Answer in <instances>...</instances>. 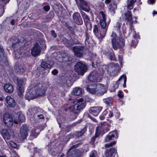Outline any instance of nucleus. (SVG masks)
I'll list each match as a JSON object with an SVG mask.
<instances>
[{
    "instance_id": "56",
    "label": "nucleus",
    "mask_w": 157,
    "mask_h": 157,
    "mask_svg": "<svg viewBox=\"0 0 157 157\" xmlns=\"http://www.w3.org/2000/svg\"><path fill=\"white\" fill-rule=\"evenodd\" d=\"M71 59V58H70V59H68V60H66V61L68 62V63H71V62H72Z\"/></svg>"
},
{
    "instance_id": "12",
    "label": "nucleus",
    "mask_w": 157,
    "mask_h": 157,
    "mask_svg": "<svg viewBox=\"0 0 157 157\" xmlns=\"http://www.w3.org/2000/svg\"><path fill=\"white\" fill-rule=\"evenodd\" d=\"M84 49V47L82 46H75L73 48L75 55L78 57H81L82 56Z\"/></svg>"
},
{
    "instance_id": "3",
    "label": "nucleus",
    "mask_w": 157,
    "mask_h": 157,
    "mask_svg": "<svg viewBox=\"0 0 157 157\" xmlns=\"http://www.w3.org/2000/svg\"><path fill=\"white\" fill-rule=\"evenodd\" d=\"M21 42L17 43L12 46L14 48L15 58L16 59L23 57L25 55V50L21 47Z\"/></svg>"
},
{
    "instance_id": "15",
    "label": "nucleus",
    "mask_w": 157,
    "mask_h": 157,
    "mask_svg": "<svg viewBox=\"0 0 157 157\" xmlns=\"http://www.w3.org/2000/svg\"><path fill=\"white\" fill-rule=\"evenodd\" d=\"M73 18L75 21L78 25H81L83 23L82 20L78 13H75L73 15Z\"/></svg>"
},
{
    "instance_id": "16",
    "label": "nucleus",
    "mask_w": 157,
    "mask_h": 157,
    "mask_svg": "<svg viewBox=\"0 0 157 157\" xmlns=\"http://www.w3.org/2000/svg\"><path fill=\"white\" fill-rule=\"evenodd\" d=\"M102 107L100 106L91 107L89 110L90 113L95 116H97L101 110Z\"/></svg>"
},
{
    "instance_id": "5",
    "label": "nucleus",
    "mask_w": 157,
    "mask_h": 157,
    "mask_svg": "<svg viewBox=\"0 0 157 157\" xmlns=\"http://www.w3.org/2000/svg\"><path fill=\"white\" fill-rule=\"evenodd\" d=\"M74 69L78 74L83 75L86 71L87 67L84 64L78 62L74 66Z\"/></svg>"
},
{
    "instance_id": "6",
    "label": "nucleus",
    "mask_w": 157,
    "mask_h": 157,
    "mask_svg": "<svg viewBox=\"0 0 157 157\" xmlns=\"http://www.w3.org/2000/svg\"><path fill=\"white\" fill-rule=\"evenodd\" d=\"M102 78V76L98 74L96 71H94L88 76L89 81L94 82H100Z\"/></svg>"
},
{
    "instance_id": "43",
    "label": "nucleus",
    "mask_w": 157,
    "mask_h": 157,
    "mask_svg": "<svg viewBox=\"0 0 157 157\" xmlns=\"http://www.w3.org/2000/svg\"><path fill=\"white\" fill-rule=\"evenodd\" d=\"M9 133H10V136H14V131L12 129H10L9 130Z\"/></svg>"
},
{
    "instance_id": "44",
    "label": "nucleus",
    "mask_w": 157,
    "mask_h": 157,
    "mask_svg": "<svg viewBox=\"0 0 157 157\" xmlns=\"http://www.w3.org/2000/svg\"><path fill=\"white\" fill-rule=\"evenodd\" d=\"M51 34L53 37L54 38H56L57 36V35L55 33L54 30H52L51 31Z\"/></svg>"
},
{
    "instance_id": "54",
    "label": "nucleus",
    "mask_w": 157,
    "mask_h": 157,
    "mask_svg": "<svg viewBox=\"0 0 157 157\" xmlns=\"http://www.w3.org/2000/svg\"><path fill=\"white\" fill-rule=\"evenodd\" d=\"M37 117H38L40 119H42L44 118L42 114L38 115H37Z\"/></svg>"
},
{
    "instance_id": "30",
    "label": "nucleus",
    "mask_w": 157,
    "mask_h": 157,
    "mask_svg": "<svg viewBox=\"0 0 157 157\" xmlns=\"http://www.w3.org/2000/svg\"><path fill=\"white\" fill-rule=\"evenodd\" d=\"M136 1V0H130V1L128 0L127 9L130 10L132 9L133 8V5Z\"/></svg>"
},
{
    "instance_id": "9",
    "label": "nucleus",
    "mask_w": 157,
    "mask_h": 157,
    "mask_svg": "<svg viewBox=\"0 0 157 157\" xmlns=\"http://www.w3.org/2000/svg\"><path fill=\"white\" fill-rule=\"evenodd\" d=\"M17 88L18 89V93L19 96L22 98L23 97V93L24 92V83L23 81L22 80L17 78Z\"/></svg>"
},
{
    "instance_id": "11",
    "label": "nucleus",
    "mask_w": 157,
    "mask_h": 157,
    "mask_svg": "<svg viewBox=\"0 0 157 157\" xmlns=\"http://www.w3.org/2000/svg\"><path fill=\"white\" fill-rule=\"evenodd\" d=\"M3 121L8 127H11L13 125V120L10 115L9 114H6L3 117Z\"/></svg>"
},
{
    "instance_id": "19",
    "label": "nucleus",
    "mask_w": 157,
    "mask_h": 157,
    "mask_svg": "<svg viewBox=\"0 0 157 157\" xmlns=\"http://www.w3.org/2000/svg\"><path fill=\"white\" fill-rule=\"evenodd\" d=\"M116 135V138H117V133L116 131H114L112 132H110L109 134L107 135L105 139V142H107L110 140H112L113 138H114L115 135Z\"/></svg>"
},
{
    "instance_id": "64",
    "label": "nucleus",
    "mask_w": 157,
    "mask_h": 157,
    "mask_svg": "<svg viewBox=\"0 0 157 157\" xmlns=\"http://www.w3.org/2000/svg\"><path fill=\"white\" fill-rule=\"evenodd\" d=\"M154 13H155V14H157V12H153Z\"/></svg>"
},
{
    "instance_id": "48",
    "label": "nucleus",
    "mask_w": 157,
    "mask_h": 157,
    "mask_svg": "<svg viewBox=\"0 0 157 157\" xmlns=\"http://www.w3.org/2000/svg\"><path fill=\"white\" fill-rule=\"evenodd\" d=\"M122 93V91H119V93L117 94L118 97L120 98H122L123 97V95L121 94Z\"/></svg>"
},
{
    "instance_id": "17",
    "label": "nucleus",
    "mask_w": 157,
    "mask_h": 157,
    "mask_svg": "<svg viewBox=\"0 0 157 157\" xmlns=\"http://www.w3.org/2000/svg\"><path fill=\"white\" fill-rule=\"evenodd\" d=\"M101 126L97 127L96 130L97 133H98L99 131L101 130V128L104 129V127H105V129L106 132L109 131V127H110V125L107 122H103L101 123Z\"/></svg>"
},
{
    "instance_id": "58",
    "label": "nucleus",
    "mask_w": 157,
    "mask_h": 157,
    "mask_svg": "<svg viewBox=\"0 0 157 157\" xmlns=\"http://www.w3.org/2000/svg\"><path fill=\"white\" fill-rule=\"evenodd\" d=\"M117 113H116V114L115 115V116L117 117H118L119 116V113H118V111L117 110Z\"/></svg>"
},
{
    "instance_id": "7",
    "label": "nucleus",
    "mask_w": 157,
    "mask_h": 157,
    "mask_svg": "<svg viewBox=\"0 0 157 157\" xmlns=\"http://www.w3.org/2000/svg\"><path fill=\"white\" fill-rule=\"evenodd\" d=\"M25 119L24 115L21 112L15 114L13 119L14 123L17 124L24 122Z\"/></svg>"
},
{
    "instance_id": "13",
    "label": "nucleus",
    "mask_w": 157,
    "mask_h": 157,
    "mask_svg": "<svg viewBox=\"0 0 157 157\" xmlns=\"http://www.w3.org/2000/svg\"><path fill=\"white\" fill-rule=\"evenodd\" d=\"M96 93L98 94L102 95L106 92L107 89L104 86L100 83L96 85Z\"/></svg>"
},
{
    "instance_id": "40",
    "label": "nucleus",
    "mask_w": 157,
    "mask_h": 157,
    "mask_svg": "<svg viewBox=\"0 0 157 157\" xmlns=\"http://www.w3.org/2000/svg\"><path fill=\"white\" fill-rule=\"evenodd\" d=\"M116 142L115 141L111 143H108V144H105V147L106 148H108L110 147H111L113 146V145L115 144H116Z\"/></svg>"
},
{
    "instance_id": "38",
    "label": "nucleus",
    "mask_w": 157,
    "mask_h": 157,
    "mask_svg": "<svg viewBox=\"0 0 157 157\" xmlns=\"http://www.w3.org/2000/svg\"><path fill=\"white\" fill-rule=\"evenodd\" d=\"M10 145L11 147L14 148H16L17 147V144L13 141H10Z\"/></svg>"
},
{
    "instance_id": "51",
    "label": "nucleus",
    "mask_w": 157,
    "mask_h": 157,
    "mask_svg": "<svg viewBox=\"0 0 157 157\" xmlns=\"http://www.w3.org/2000/svg\"><path fill=\"white\" fill-rule=\"evenodd\" d=\"M90 157H96L95 156V154L94 151H92L90 153Z\"/></svg>"
},
{
    "instance_id": "8",
    "label": "nucleus",
    "mask_w": 157,
    "mask_h": 157,
    "mask_svg": "<svg viewBox=\"0 0 157 157\" xmlns=\"http://www.w3.org/2000/svg\"><path fill=\"white\" fill-rule=\"evenodd\" d=\"M103 29V30H102L100 29L99 32L97 26L95 25L94 26L93 30L94 32L97 37L99 39H102L105 35L106 29Z\"/></svg>"
},
{
    "instance_id": "18",
    "label": "nucleus",
    "mask_w": 157,
    "mask_h": 157,
    "mask_svg": "<svg viewBox=\"0 0 157 157\" xmlns=\"http://www.w3.org/2000/svg\"><path fill=\"white\" fill-rule=\"evenodd\" d=\"M53 64V62L52 61H48L47 62L42 61L40 66L41 67L44 69L50 68L52 67Z\"/></svg>"
},
{
    "instance_id": "39",
    "label": "nucleus",
    "mask_w": 157,
    "mask_h": 157,
    "mask_svg": "<svg viewBox=\"0 0 157 157\" xmlns=\"http://www.w3.org/2000/svg\"><path fill=\"white\" fill-rule=\"evenodd\" d=\"M81 13L83 19H85L87 20H89V17L85 14V13L83 12H81Z\"/></svg>"
},
{
    "instance_id": "21",
    "label": "nucleus",
    "mask_w": 157,
    "mask_h": 157,
    "mask_svg": "<svg viewBox=\"0 0 157 157\" xmlns=\"http://www.w3.org/2000/svg\"><path fill=\"white\" fill-rule=\"evenodd\" d=\"M1 133L5 141H8L10 139V135L7 129H3L1 131Z\"/></svg>"
},
{
    "instance_id": "23",
    "label": "nucleus",
    "mask_w": 157,
    "mask_h": 157,
    "mask_svg": "<svg viewBox=\"0 0 157 157\" xmlns=\"http://www.w3.org/2000/svg\"><path fill=\"white\" fill-rule=\"evenodd\" d=\"M6 101L8 105L12 107H14L15 105V102L13 99L10 96H7L6 98Z\"/></svg>"
},
{
    "instance_id": "46",
    "label": "nucleus",
    "mask_w": 157,
    "mask_h": 157,
    "mask_svg": "<svg viewBox=\"0 0 157 157\" xmlns=\"http://www.w3.org/2000/svg\"><path fill=\"white\" fill-rule=\"evenodd\" d=\"M78 144H76L71 146L68 150V152H70L71 149H72L73 148H75L77 147L78 146Z\"/></svg>"
},
{
    "instance_id": "62",
    "label": "nucleus",
    "mask_w": 157,
    "mask_h": 157,
    "mask_svg": "<svg viewBox=\"0 0 157 157\" xmlns=\"http://www.w3.org/2000/svg\"><path fill=\"white\" fill-rule=\"evenodd\" d=\"M0 157H5V156H0Z\"/></svg>"
},
{
    "instance_id": "52",
    "label": "nucleus",
    "mask_w": 157,
    "mask_h": 157,
    "mask_svg": "<svg viewBox=\"0 0 157 157\" xmlns=\"http://www.w3.org/2000/svg\"><path fill=\"white\" fill-rule=\"evenodd\" d=\"M82 0H75L76 2V4H77V6H80L79 3L81 2V1Z\"/></svg>"
},
{
    "instance_id": "35",
    "label": "nucleus",
    "mask_w": 157,
    "mask_h": 157,
    "mask_svg": "<svg viewBox=\"0 0 157 157\" xmlns=\"http://www.w3.org/2000/svg\"><path fill=\"white\" fill-rule=\"evenodd\" d=\"M100 16L101 17L100 20H106L105 15L102 11L100 12Z\"/></svg>"
},
{
    "instance_id": "60",
    "label": "nucleus",
    "mask_w": 157,
    "mask_h": 157,
    "mask_svg": "<svg viewBox=\"0 0 157 157\" xmlns=\"http://www.w3.org/2000/svg\"><path fill=\"white\" fill-rule=\"evenodd\" d=\"M12 24V25H13L14 24V22H13V20H12L10 22Z\"/></svg>"
},
{
    "instance_id": "53",
    "label": "nucleus",
    "mask_w": 157,
    "mask_h": 157,
    "mask_svg": "<svg viewBox=\"0 0 157 157\" xmlns=\"http://www.w3.org/2000/svg\"><path fill=\"white\" fill-rule=\"evenodd\" d=\"M111 0H105V4H108L109 3L111 2Z\"/></svg>"
},
{
    "instance_id": "59",
    "label": "nucleus",
    "mask_w": 157,
    "mask_h": 157,
    "mask_svg": "<svg viewBox=\"0 0 157 157\" xmlns=\"http://www.w3.org/2000/svg\"><path fill=\"white\" fill-rule=\"evenodd\" d=\"M4 99V98H3V97H0V100L1 101H2Z\"/></svg>"
},
{
    "instance_id": "24",
    "label": "nucleus",
    "mask_w": 157,
    "mask_h": 157,
    "mask_svg": "<svg viewBox=\"0 0 157 157\" xmlns=\"http://www.w3.org/2000/svg\"><path fill=\"white\" fill-rule=\"evenodd\" d=\"M38 89L37 92L38 93V95H41L44 94L45 92V88L44 86L41 84H39L38 86L35 87L36 89Z\"/></svg>"
},
{
    "instance_id": "31",
    "label": "nucleus",
    "mask_w": 157,
    "mask_h": 157,
    "mask_svg": "<svg viewBox=\"0 0 157 157\" xmlns=\"http://www.w3.org/2000/svg\"><path fill=\"white\" fill-rule=\"evenodd\" d=\"M124 15L125 16V19L126 20L131 21L132 18V14L131 11H127L124 13Z\"/></svg>"
},
{
    "instance_id": "29",
    "label": "nucleus",
    "mask_w": 157,
    "mask_h": 157,
    "mask_svg": "<svg viewBox=\"0 0 157 157\" xmlns=\"http://www.w3.org/2000/svg\"><path fill=\"white\" fill-rule=\"evenodd\" d=\"M106 20H100V24L101 27V29L102 30L103 29H106V32L107 29V27L106 22H105Z\"/></svg>"
},
{
    "instance_id": "28",
    "label": "nucleus",
    "mask_w": 157,
    "mask_h": 157,
    "mask_svg": "<svg viewBox=\"0 0 157 157\" xmlns=\"http://www.w3.org/2000/svg\"><path fill=\"white\" fill-rule=\"evenodd\" d=\"M15 68L17 71L20 73H23L25 71V68L19 63L16 64Z\"/></svg>"
},
{
    "instance_id": "27",
    "label": "nucleus",
    "mask_w": 157,
    "mask_h": 157,
    "mask_svg": "<svg viewBox=\"0 0 157 157\" xmlns=\"http://www.w3.org/2000/svg\"><path fill=\"white\" fill-rule=\"evenodd\" d=\"M82 92V89L78 87H76L73 89L72 93L75 95L78 96L81 94Z\"/></svg>"
},
{
    "instance_id": "10",
    "label": "nucleus",
    "mask_w": 157,
    "mask_h": 157,
    "mask_svg": "<svg viewBox=\"0 0 157 157\" xmlns=\"http://www.w3.org/2000/svg\"><path fill=\"white\" fill-rule=\"evenodd\" d=\"M29 131V127L26 125H23L21 127L20 130L19 136L21 140L26 138L28 135V132Z\"/></svg>"
},
{
    "instance_id": "32",
    "label": "nucleus",
    "mask_w": 157,
    "mask_h": 157,
    "mask_svg": "<svg viewBox=\"0 0 157 157\" xmlns=\"http://www.w3.org/2000/svg\"><path fill=\"white\" fill-rule=\"evenodd\" d=\"M117 8V3L115 2H113L112 5H111L109 7L110 10L113 11V13H115V10H116Z\"/></svg>"
},
{
    "instance_id": "63",
    "label": "nucleus",
    "mask_w": 157,
    "mask_h": 157,
    "mask_svg": "<svg viewBox=\"0 0 157 157\" xmlns=\"http://www.w3.org/2000/svg\"><path fill=\"white\" fill-rule=\"evenodd\" d=\"M86 39H87V38H89L88 37V36H87V34H86Z\"/></svg>"
},
{
    "instance_id": "61",
    "label": "nucleus",
    "mask_w": 157,
    "mask_h": 157,
    "mask_svg": "<svg viewBox=\"0 0 157 157\" xmlns=\"http://www.w3.org/2000/svg\"><path fill=\"white\" fill-rule=\"evenodd\" d=\"M131 44L132 46H133V47L134 48H135L136 47V44H135V45H133V44L132 43Z\"/></svg>"
},
{
    "instance_id": "1",
    "label": "nucleus",
    "mask_w": 157,
    "mask_h": 157,
    "mask_svg": "<svg viewBox=\"0 0 157 157\" xmlns=\"http://www.w3.org/2000/svg\"><path fill=\"white\" fill-rule=\"evenodd\" d=\"M86 103L85 101L82 98L74 101L73 105L71 107L70 109L71 112L70 116V118L71 119L76 118L78 114L80 112V111L85 107Z\"/></svg>"
},
{
    "instance_id": "57",
    "label": "nucleus",
    "mask_w": 157,
    "mask_h": 157,
    "mask_svg": "<svg viewBox=\"0 0 157 157\" xmlns=\"http://www.w3.org/2000/svg\"><path fill=\"white\" fill-rule=\"evenodd\" d=\"M29 94H30V92H29V93H28L27 94V95L28 96H29V98H32L33 97H33V96H32L31 95H30V96H29Z\"/></svg>"
},
{
    "instance_id": "36",
    "label": "nucleus",
    "mask_w": 157,
    "mask_h": 157,
    "mask_svg": "<svg viewBox=\"0 0 157 157\" xmlns=\"http://www.w3.org/2000/svg\"><path fill=\"white\" fill-rule=\"evenodd\" d=\"M122 78H123L124 80V84L123 85V86L124 87H126V75H123L121 78H120L119 80L118 81H120Z\"/></svg>"
},
{
    "instance_id": "4",
    "label": "nucleus",
    "mask_w": 157,
    "mask_h": 157,
    "mask_svg": "<svg viewBox=\"0 0 157 157\" xmlns=\"http://www.w3.org/2000/svg\"><path fill=\"white\" fill-rule=\"evenodd\" d=\"M111 37L112 47L114 49L117 50L119 47L122 48L124 46V43L123 39H121L119 43L117 41V37L115 33H113Z\"/></svg>"
},
{
    "instance_id": "45",
    "label": "nucleus",
    "mask_w": 157,
    "mask_h": 157,
    "mask_svg": "<svg viewBox=\"0 0 157 157\" xmlns=\"http://www.w3.org/2000/svg\"><path fill=\"white\" fill-rule=\"evenodd\" d=\"M52 74L54 75H56L58 73V71L56 69L53 70L52 72Z\"/></svg>"
},
{
    "instance_id": "14",
    "label": "nucleus",
    "mask_w": 157,
    "mask_h": 157,
    "mask_svg": "<svg viewBox=\"0 0 157 157\" xmlns=\"http://www.w3.org/2000/svg\"><path fill=\"white\" fill-rule=\"evenodd\" d=\"M41 51L40 48L39 44L36 43L31 49V54L34 56H36L39 55Z\"/></svg>"
},
{
    "instance_id": "50",
    "label": "nucleus",
    "mask_w": 157,
    "mask_h": 157,
    "mask_svg": "<svg viewBox=\"0 0 157 157\" xmlns=\"http://www.w3.org/2000/svg\"><path fill=\"white\" fill-rule=\"evenodd\" d=\"M44 9L46 11H48L50 10V7L49 6H45L44 7Z\"/></svg>"
},
{
    "instance_id": "2",
    "label": "nucleus",
    "mask_w": 157,
    "mask_h": 157,
    "mask_svg": "<svg viewBox=\"0 0 157 157\" xmlns=\"http://www.w3.org/2000/svg\"><path fill=\"white\" fill-rule=\"evenodd\" d=\"M86 103L85 101L82 98L74 101L73 105L71 107L70 109L71 112L70 116V118L71 119L76 118L78 114L80 112V111L85 107Z\"/></svg>"
},
{
    "instance_id": "55",
    "label": "nucleus",
    "mask_w": 157,
    "mask_h": 157,
    "mask_svg": "<svg viewBox=\"0 0 157 157\" xmlns=\"http://www.w3.org/2000/svg\"><path fill=\"white\" fill-rule=\"evenodd\" d=\"M119 59L120 61L121 62L122 60L123 57L122 56L119 55L118 56Z\"/></svg>"
},
{
    "instance_id": "41",
    "label": "nucleus",
    "mask_w": 157,
    "mask_h": 157,
    "mask_svg": "<svg viewBox=\"0 0 157 157\" xmlns=\"http://www.w3.org/2000/svg\"><path fill=\"white\" fill-rule=\"evenodd\" d=\"M110 59L112 60H115V58L113 53L110 54L109 56Z\"/></svg>"
},
{
    "instance_id": "33",
    "label": "nucleus",
    "mask_w": 157,
    "mask_h": 157,
    "mask_svg": "<svg viewBox=\"0 0 157 157\" xmlns=\"http://www.w3.org/2000/svg\"><path fill=\"white\" fill-rule=\"evenodd\" d=\"M103 101L105 103L109 105H110L111 104V98H108L103 99Z\"/></svg>"
},
{
    "instance_id": "49",
    "label": "nucleus",
    "mask_w": 157,
    "mask_h": 157,
    "mask_svg": "<svg viewBox=\"0 0 157 157\" xmlns=\"http://www.w3.org/2000/svg\"><path fill=\"white\" fill-rule=\"evenodd\" d=\"M98 136H95L94 137H93L91 139V140L90 141L91 143L92 144H93L94 143V141H95V138L97 137Z\"/></svg>"
},
{
    "instance_id": "20",
    "label": "nucleus",
    "mask_w": 157,
    "mask_h": 157,
    "mask_svg": "<svg viewBox=\"0 0 157 157\" xmlns=\"http://www.w3.org/2000/svg\"><path fill=\"white\" fill-rule=\"evenodd\" d=\"M116 151V149L114 148H111L107 150L105 152L106 157H113L115 154Z\"/></svg>"
},
{
    "instance_id": "26",
    "label": "nucleus",
    "mask_w": 157,
    "mask_h": 157,
    "mask_svg": "<svg viewBox=\"0 0 157 157\" xmlns=\"http://www.w3.org/2000/svg\"><path fill=\"white\" fill-rule=\"evenodd\" d=\"M4 88L5 91L9 93H12L14 90L13 86L9 83L6 84L4 86Z\"/></svg>"
},
{
    "instance_id": "37",
    "label": "nucleus",
    "mask_w": 157,
    "mask_h": 157,
    "mask_svg": "<svg viewBox=\"0 0 157 157\" xmlns=\"http://www.w3.org/2000/svg\"><path fill=\"white\" fill-rule=\"evenodd\" d=\"M85 132V131L84 129L82 130L80 132H77L76 135L78 137L81 136Z\"/></svg>"
},
{
    "instance_id": "25",
    "label": "nucleus",
    "mask_w": 157,
    "mask_h": 157,
    "mask_svg": "<svg viewBox=\"0 0 157 157\" xmlns=\"http://www.w3.org/2000/svg\"><path fill=\"white\" fill-rule=\"evenodd\" d=\"M95 87H96V85L95 84L87 86L86 87L87 91L93 94L96 93V89Z\"/></svg>"
},
{
    "instance_id": "22",
    "label": "nucleus",
    "mask_w": 157,
    "mask_h": 157,
    "mask_svg": "<svg viewBox=\"0 0 157 157\" xmlns=\"http://www.w3.org/2000/svg\"><path fill=\"white\" fill-rule=\"evenodd\" d=\"M80 6H78V8L82 9V10L88 11L89 8L87 7V3L84 0H82L79 3Z\"/></svg>"
},
{
    "instance_id": "42",
    "label": "nucleus",
    "mask_w": 157,
    "mask_h": 157,
    "mask_svg": "<svg viewBox=\"0 0 157 157\" xmlns=\"http://www.w3.org/2000/svg\"><path fill=\"white\" fill-rule=\"evenodd\" d=\"M108 115H106V116H107V117H111L113 116V113L112 111H111L110 110L108 111Z\"/></svg>"
},
{
    "instance_id": "47",
    "label": "nucleus",
    "mask_w": 157,
    "mask_h": 157,
    "mask_svg": "<svg viewBox=\"0 0 157 157\" xmlns=\"http://www.w3.org/2000/svg\"><path fill=\"white\" fill-rule=\"evenodd\" d=\"M155 0H148V3L149 4H153L155 3Z\"/></svg>"
},
{
    "instance_id": "34",
    "label": "nucleus",
    "mask_w": 157,
    "mask_h": 157,
    "mask_svg": "<svg viewBox=\"0 0 157 157\" xmlns=\"http://www.w3.org/2000/svg\"><path fill=\"white\" fill-rule=\"evenodd\" d=\"M108 113V111L107 110H105L104 111L103 113L102 114H101L100 117V120H104L105 118V116Z\"/></svg>"
}]
</instances>
